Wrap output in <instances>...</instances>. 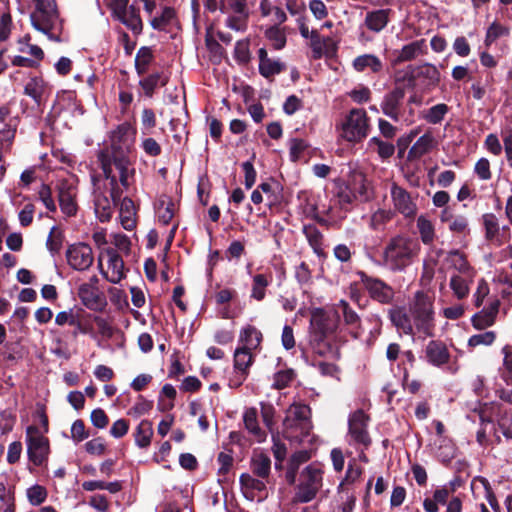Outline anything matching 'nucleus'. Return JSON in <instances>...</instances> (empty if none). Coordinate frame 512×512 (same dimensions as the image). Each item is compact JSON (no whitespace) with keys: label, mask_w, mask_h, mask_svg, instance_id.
Listing matches in <instances>:
<instances>
[{"label":"nucleus","mask_w":512,"mask_h":512,"mask_svg":"<svg viewBox=\"0 0 512 512\" xmlns=\"http://www.w3.org/2000/svg\"><path fill=\"white\" fill-rule=\"evenodd\" d=\"M136 130L128 122L118 125L110 133V145L97 154L106 180L110 181L113 198H118L134 180L135 169L130 153L135 143Z\"/></svg>","instance_id":"1"},{"label":"nucleus","mask_w":512,"mask_h":512,"mask_svg":"<svg viewBox=\"0 0 512 512\" xmlns=\"http://www.w3.org/2000/svg\"><path fill=\"white\" fill-rule=\"evenodd\" d=\"M421 250L417 239L396 235L388 240L382 252L383 265L392 272L404 271L419 256Z\"/></svg>","instance_id":"2"},{"label":"nucleus","mask_w":512,"mask_h":512,"mask_svg":"<svg viewBox=\"0 0 512 512\" xmlns=\"http://www.w3.org/2000/svg\"><path fill=\"white\" fill-rule=\"evenodd\" d=\"M34 11L30 15L32 26L44 33L50 40L60 42L62 22L55 0H32Z\"/></svg>","instance_id":"3"},{"label":"nucleus","mask_w":512,"mask_h":512,"mask_svg":"<svg viewBox=\"0 0 512 512\" xmlns=\"http://www.w3.org/2000/svg\"><path fill=\"white\" fill-rule=\"evenodd\" d=\"M311 409L308 405L293 403L285 412L282 422L283 436L292 441L300 443L312 430Z\"/></svg>","instance_id":"4"},{"label":"nucleus","mask_w":512,"mask_h":512,"mask_svg":"<svg viewBox=\"0 0 512 512\" xmlns=\"http://www.w3.org/2000/svg\"><path fill=\"white\" fill-rule=\"evenodd\" d=\"M409 312L416 331L423 337L434 336L435 312L433 295L417 291L409 304Z\"/></svg>","instance_id":"5"},{"label":"nucleus","mask_w":512,"mask_h":512,"mask_svg":"<svg viewBox=\"0 0 512 512\" xmlns=\"http://www.w3.org/2000/svg\"><path fill=\"white\" fill-rule=\"evenodd\" d=\"M28 460L37 467L47 466L51 454L50 440L39 427L30 425L25 431Z\"/></svg>","instance_id":"6"},{"label":"nucleus","mask_w":512,"mask_h":512,"mask_svg":"<svg viewBox=\"0 0 512 512\" xmlns=\"http://www.w3.org/2000/svg\"><path fill=\"white\" fill-rule=\"evenodd\" d=\"M323 484V470L316 464L306 466L299 476V483L293 497L295 503L312 501Z\"/></svg>","instance_id":"7"},{"label":"nucleus","mask_w":512,"mask_h":512,"mask_svg":"<svg viewBox=\"0 0 512 512\" xmlns=\"http://www.w3.org/2000/svg\"><path fill=\"white\" fill-rule=\"evenodd\" d=\"M369 118L364 109L350 110L340 125V137L351 143H359L367 137Z\"/></svg>","instance_id":"8"},{"label":"nucleus","mask_w":512,"mask_h":512,"mask_svg":"<svg viewBox=\"0 0 512 512\" xmlns=\"http://www.w3.org/2000/svg\"><path fill=\"white\" fill-rule=\"evenodd\" d=\"M369 416L361 409L352 412L348 418V442L355 447L368 449L372 439L368 432Z\"/></svg>","instance_id":"9"},{"label":"nucleus","mask_w":512,"mask_h":512,"mask_svg":"<svg viewBox=\"0 0 512 512\" xmlns=\"http://www.w3.org/2000/svg\"><path fill=\"white\" fill-rule=\"evenodd\" d=\"M219 10L228 14L227 27L235 31L246 30L249 18L246 0H220Z\"/></svg>","instance_id":"10"},{"label":"nucleus","mask_w":512,"mask_h":512,"mask_svg":"<svg viewBox=\"0 0 512 512\" xmlns=\"http://www.w3.org/2000/svg\"><path fill=\"white\" fill-rule=\"evenodd\" d=\"M390 196L394 211L401 214L405 219H414L418 212L416 198L397 183H392Z\"/></svg>","instance_id":"11"},{"label":"nucleus","mask_w":512,"mask_h":512,"mask_svg":"<svg viewBox=\"0 0 512 512\" xmlns=\"http://www.w3.org/2000/svg\"><path fill=\"white\" fill-rule=\"evenodd\" d=\"M68 265L76 271L88 270L94 261L93 250L86 243H75L70 245L65 253Z\"/></svg>","instance_id":"12"},{"label":"nucleus","mask_w":512,"mask_h":512,"mask_svg":"<svg viewBox=\"0 0 512 512\" xmlns=\"http://www.w3.org/2000/svg\"><path fill=\"white\" fill-rule=\"evenodd\" d=\"M103 253L107 256V270L103 269L101 258H99L98 267L100 272L107 281L117 284L126 277L124 261L113 248H107Z\"/></svg>","instance_id":"13"},{"label":"nucleus","mask_w":512,"mask_h":512,"mask_svg":"<svg viewBox=\"0 0 512 512\" xmlns=\"http://www.w3.org/2000/svg\"><path fill=\"white\" fill-rule=\"evenodd\" d=\"M108 181L107 190L109 191L110 197H108L106 191L97 187L94 190V210L96 217L100 222H108L111 220L114 207L120 201L122 194L118 198H113L110 190V181Z\"/></svg>","instance_id":"14"},{"label":"nucleus","mask_w":512,"mask_h":512,"mask_svg":"<svg viewBox=\"0 0 512 512\" xmlns=\"http://www.w3.org/2000/svg\"><path fill=\"white\" fill-rule=\"evenodd\" d=\"M359 276L363 286L367 289L371 298L383 304H388L393 300L394 290L384 281L368 276L364 272H359Z\"/></svg>","instance_id":"15"},{"label":"nucleus","mask_w":512,"mask_h":512,"mask_svg":"<svg viewBox=\"0 0 512 512\" xmlns=\"http://www.w3.org/2000/svg\"><path fill=\"white\" fill-rule=\"evenodd\" d=\"M241 490L244 496L253 501L256 498L262 500L267 497V485L270 480L259 478L250 473H243L239 478Z\"/></svg>","instance_id":"16"},{"label":"nucleus","mask_w":512,"mask_h":512,"mask_svg":"<svg viewBox=\"0 0 512 512\" xmlns=\"http://www.w3.org/2000/svg\"><path fill=\"white\" fill-rule=\"evenodd\" d=\"M254 362L251 350L238 347L234 352V377L230 379L231 387H239L247 378L249 368Z\"/></svg>","instance_id":"17"},{"label":"nucleus","mask_w":512,"mask_h":512,"mask_svg":"<svg viewBox=\"0 0 512 512\" xmlns=\"http://www.w3.org/2000/svg\"><path fill=\"white\" fill-rule=\"evenodd\" d=\"M58 201L61 211L66 216H74L77 212L76 186L74 183L67 179L59 180L57 183Z\"/></svg>","instance_id":"18"},{"label":"nucleus","mask_w":512,"mask_h":512,"mask_svg":"<svg viewBox=\"0 0 512 512\" xmlns=\"http://www.w3.org/2000/svg\"><path fill=\"white\" fill-rule=\"evenodd\" d=\"M333 335H309V345L312 352L320 357L338 360L340 351L333 342Z\"/></svg>","instance_id":"19"},{"label":"nucleus","mask_w":512,"mask_h":512,"mask_svg":"<svg viewBox=\"0 0 512 512\" xmlns=\"http://www.w3.org/2000/svg\"><path fill=\"white\" fill-rule=\"evenodd\" d=\"M405 96V90L402 87H395L392 91L387 93L381 103L382 112L391 118L393 121L398 122L401 118L400 108Z\"/></svg>","instance_id":"20"},{"label":"nucleus","mask_w":512,"mask_h":512,"mask_svg":"<svg viewBox=\"0 0 512 512\" xmlns=\"http://www.w3.org/2000/svg\"><path fill=\"white\" fill-rule=\"evenodd\" d=\"M336 329L334 320L322 309L312 312L309 335H333Z\"/></svg>","instance_id":"21"},{"label":"nucleus","mask_w":512,"mask_h":512,"mask_svg":"<svg viewBox=\"0 0 512 512\" xmlns=\"http://www.w3.org/2000/svg\"><path fill=\"white\" fill-rule=\"evenodd\" d=\"M426 53V42L424 39L416 40L404 45L401 49L393 52L391 65L397 66L400 63L408 62L416 59L420 55Z\"/></svg>","instance_id":"22"},{"label":"nucleus","mask_w":512,"mask_h":512,"mask_svg":"<svg viewBox=\"0 0 512 512\" xmlns=\"http://www.w3.org/2000/svg\"><path fill=\"white\" fill-rule=\"evenodd\" d=\"M78 296L85 307L90 310L100 311L106 306V300L99 288L81 284L78 288Z\"/></svg>","instance_id":"23"},{"label":"nucleus","mask_w":512,"mask_h":512,"mask_svg":"<svg viewBox=\"0 0 512 512\" xmlns=\"http://www.w3.org/2000/svg\"><path fill=\"white\" fill-rule=\"evenodd\" d=\"M425 357L431 365L441 367L449 362L450 353L445 343L431 340L425 347Z\"/></svg>","instance_id":"24"},{"label":"nucleus","mask_w":512,"mask_h":512,"mask_svg":"<svg viewBox=\"0 0 512 512\" xmlns=\"http://www.w3.org/2000/svg\"><path fill=\"white\" fill-rule=\"evenodd\" d=\"M437 146L433 133L428 130L412 145L408 152L409 159H419Z\"/></svg>","instance_id":"25"},{"label":"nucleus","mask_w":512,"mask_h":512,"mask_svg":"<svg viewBox=\"0 0 512 512\" xmlns=\"http://www.w3.org/2000/svg\"><path fill=\"white\" fill-rule=\"evenodd\" d=\"M136 206L132 199L124 197L119 203V217L122 227L131 231L136 227Z\"/></svg>","instance_id":"26"},{"label":"nucleus","mask_w":512,"mask_h":512,"mask_svg":"<svg viewBox=\"0 0 512 512\" xmlns=\"http://www.w3.org/2000/svg\"><path fill=\"white\" fill-rule=\"evenodd\" d=\"M389 318L397 329L401 330L404 334L414 335L415 326L412 323L410 316L402 307H395L389 310Z\"/></svg>","instance_id":"27"},{"label":"nucleus","mask_w":512,"mask_h":512,"mask_svg":"<svg viewBox=\"0 0 512 512\" xmlns=\"http://www.w3.org/2000/svg\"><path fill=\"white\" fill-rule=\"evenodd\" d=\"M251 474L270 480L271 459L263 452H255L250 460Z\"/></svg>","instance_id":"28"},{"label":"nucleus","mask_w":512,"mask_h":512,"mask_svg":"<svg viewBox=\"0 0 512 512\" xmlns=\"http://www.w3.org/2000/svg\"><path fill=\"white\" fill-rule=\"evenodd\" d=\"M115 19L124 24L134 34H140L143 29V23L139 15V10L133 5L126 8V11L114 16Z\"/></svg>","instance_id":"29"},{"label":"nucleus","mask_w":512,"mask_h":512,"mask_svg":"<svg viewBox=\"0 0 512 512\" xmlns=\"http://www.w3.org/2000/svg\"><path fill=\"white\" fill-rule=\"evenodd\" d=\"M446 261L455 270L456 273L453 275H475V271L468 263L466 256L459 250L450 251Z\"/></svg>","instance_id":"30"},{"label":"nucleus","mask_w":512,"mask_h":512,"mask_svg":"<svg viewBox=\"0 0 512 512\" xmlns=\"http://www.w3.org/2000/svg\"><path fill=\"white\" fill-rule=\"evenodd\" d=\"M241 347L246 350H256L262 342V333L252 325L245 326L239 335Z\"/></svg>","instance_id":"31"},{"label":"nucleus","mask_w":512,"mask_h":512,"mask_svg":"<svg viewBox=\"0 0 512 512\" xmlns=\"http://www.w3.org/2000/svg\"><path fill=\"white\" fill-rule=\"evenodd\" d=\"M421 242L426 246H432L437 238L433 222L425 215H420L416 222Z\"/></svg>","instance_id":"32"},{"label":"nucleus","mask_w":512,"mask_h":512,"mask_svg":"<svg viewBox=\"0 0 512 512\" xmlns=\"http://www.w3.org/2000/svg\"><path fill=\"white\" fill-rule=\"evenodd\" d=\"M389 9H379L368 12L365 17V25L373 32L382 31L389 21Z\"/></svg>","instance_id":"33"},{"label":"nucleus","mask_w":512,"mask_h":512,"mask_svg":"<svg viewBox=\"0 0 512 512\" xmlns=\"http://www.w3.org/2000/svg\"><path fill=\"white\" fill-rule=\"evenodd\" d=\"M352 66L357 72H364L369 69L373 73H379L383 69L381 60L373 54H363L356 57Z\"/></svg>","instance_id":"34"},{"label":"nucleus","mask_w":512,"mask_h":512,"mask_svg":"<svg viewBox=\"0 0 512 512\" xmlns=\"http://www.w3.org/2000/svg\"><path fill=\"white\" fill-rule=\"evenodd\" d=\"M475 275H452L450 278V288L455 297L459 300L466 298L470 291V284Z\"/></svg>","instance_id":"35"},{"label":"nucleus","mask_w":512,"mask_h":512,"mask_svg":"<svg viewBox=\"0 0 512 512\" xmlns=\"http://www.w3.org/2000/svg\"><path fill=\"white\" fill-rule=\"evenodd\" d=\"M153 433L152 422L149 420H142L136 427L134 433L135 444L139 448H147L151 444Z\"/></svg>","instance_id":"36"},{"label":"nucleus","mask_w":512,"mask_h":512,"mask_svg":"<svg viewBox=\"0 0 512 512\" xmlns=\"http://www.w3.org/2000/svg\"><path fill=\"white\" fill-rule=\"evenodd\" d=\"M47 85L42 78H31L24 87V94L31 97L37 104L43 100Z\"/></svg>","instance_id":"37"},{"label":"nucleus","mask_w":512,"mask_h":512,"mask_svg":"<svg viewBox=\"0 0 512 512\" xmlns=\"http://www.w3.org/2000/svg\"><path fill=\"white\" fill-rule=\"evenodd\" d=\"M246 429L257 439L262 442L266 438V434L258 425L257 411L255 408L247 409L243 416Z\"/></svg>","instance_id":"38"},{"label":"nucleus","mask_w":512,"mask_h":512,"mask_svg":"<svg viewBox=\"0 0 512 512\" xmlns=\"http://www.w3.org/2000/svg\"><path fill=\"white\" fill-rule=\"evenodd\" d=\"M18 51L27 54L38 63L44 58L43 50L36 44L31 43V36L25 35L17 41Z\"/></svg>","instance_id":"39"},{"label":"nucleus","mask_w":512,"mask_h":512,"mask_svg":"<svg viewBox=\"0 0 512 512\" xmlns=\"http://www.w3.org/2000/svg\"><path fill=\"white\" fill-rule=\"evenodd\" d=\"M168 82V78L162 73H153L139 81L140 87L143 89L147 97H152L154 90L158 85L164 86Z\"/></svg>","instance_id":"40"},{"label":"nucleus","mask_w":512,"mask_h":512,"mask_svg":"<svg viewBox=\"0 0 512 512\" xmlns=\"http://www.w3.org/2000/svg\"><path fill=\"white\" fill-rule=\"evenodd\" d=\"M272 277L265 274H256L253 277L251 298L256 301H262L266 296V288L271 282Z\"/></svg>","instance_id":"41"},{"label":"nucleus","mask_w":512,"mask_h":512,"mask_svg":"<svg viewBox=\"0 0 512 512\" xmlns=\"http://www.w3.org/2000/svg\"><path fill=\"white\" fill-rule=\"evenodd\" d=\"M259 9L263 17L273 14L275 24H282L287 20L285 11L279 6H274L270 0H261Z\"/></svg>","instance_id":"42"},{"label":"nucleus","mask_w":512,"mask_h":512,"mask_svg":"<svg viewBox=\"0 0 512 512\" xmlns=\"http://www.w3.org/2000/svg\"><path fill=\"white\" fill-rule=\"evenodd\" d=\"M471 490L475 497L483 496L492 505L494 500L490 483L483 477H475L471 482Z\"/></svg>","instance_id":"43"},{"label":"nucleus","mask_w":512,"mask_h":512,"mask_svg":"<svg viewBox=\"0 0 512 512\" xmlns=\"http://www.w3.org/2000/svg\"><path fill=\"white\" fill-rule=\"evenodd\" d=\"M498 312V304L492 306L490 311H481L472 317V324L476 329H485L495 321Z\"/></svg>","instance_id":"44"},{"label":"nucleus","mask_w":512,"mask_h":512,"mask_svg":"<svg viewBox=\"0 0 512 512\" xmlns=\"http://www.w3.org/2000/svg\"><path fill=\"white\" fill-rule=\"evenodd\" d=\"M280 24H275L265 31V37L271 42L276 50H281L286 45V35L283 28L279 27Z\"/></svg>","instance_id":"45"},{"label":"nucleus","mask_w":512,"mask_h":512,"mask_svg":"<svg viewBox=\"0 0 512 512\" xmlns=\"http://www.w3.org/2000/svg\"><path fill=\"white\" fill-rule=\"evenodd\" d=\"M153 59V52L149 47H141L135 57V69L139 75L147 72L149 64Z\"/></svg>","instance_id":"46"},{"label":"nucleus","mask_w":512,"mask_h":512,"mask_svg":"<svg viewBox=\"0 0 512 512\" xmlns=\"http://www.w3.org/2000/svg\"><path fill=\"white\" fill-rule=\"evenodd\" d=\"M303 233L305 234L314 252L318 255L322 254L323 236L317 227L314 225H306L303 228Z\"/></svg>","instance_id":"47"},{"label":"nucleus","mask_w":512,"mask_h":512,"mask_svg":"<svg viewBox=\"0 0 512 512\" xmlns=\"http://www.w3.org/2000/svg\"><path fill=\"white\" fill-rule=\"evenodd\" d=\"M363 469L360 466L355 465V460H352L348 464V468L345 474L344 479L338 485V493L345 492V486L348 484H352L357 481L362 475Z\"/></svg>","instance_id":"48"},{"label":"nucleus","mask_w":512,"mask_h":512,"mask_svg":"<svg viewBox=\"0 0 512 512\" xmlns=\"http://www.w3.org/2000/svg\"><path fill=\"white\" fill-rule=\"evenodd\" d=\"M483 224L485 227L486 238L490 241H497L501 245V241L498 240L497 236L499 233V223L497 217L492 214H485L483 216Z\"/></svg>","instance_id":"49"},{"label":"nucleus","mask_w":512,"mask_h":512,"mask_svg":"<svg viewBox=\"0 0 512 512\" xmlns=\"http://www.w3.org/2000/svg\"><path fill=\"white\" fill-rule=\"evenodd\" d=\"M174 210L175 205L170 199H160L157 210L159 221L164 225H168L174 216Z\"/></svg>","instance_id":"50"},{"label":"nucleus","mask_w":512,"mask_h":512,"mask_svg":"<svg viewBox=\"0 0 512 512\" xmlns=\"http://www.w3.org/2000/svg\"><path fill=\"white\" fill-rule=\"evenodd\" d=\"M0 512H15L14 495L3 482H0Z\"/></svg>","instance_id":"51"},{"label":"nucleus","mask_w":512,"mask_h":512,"mask_svg":"<svg viewBox=\"0 0 512 512\" xmlns=\"http://www.w3.org/2000/svg\"><path fill=\"white\" fill-rule=\"evenodd\" d=\"M448 110L449 108L446 104L440 103L429 108L425 113L424 118L428 123L438 124L444 119Z\"/></svg>","instance_id":"52"},{"label":"nucleus","mask_w":512,"mask_h":512,"mask_svg":"<svg viewBox=\"0 0 512 512\" xmlns=\"http://www.w3.org/2000/svg\"><path fill=\"white\" fill-rule=\"evenodd\" d=\"M509 34V29L498 22H493L487 29L485 36V46L489 47L493 42L502 36Z\"/></svg>","instance_id":"53"},{"label":"nucleus","mask_w":512,"mask_h":512,"mask_svg":"<svg viewBox=\"0 0 512 512\" xmlns=\"http://www.w3.org/2000/svg\"><path fill=\"white\" fill-rule=\"evenodd\" d=\"M48 492L45 487L35 484L29 487L26 491V496L30 504L34 506L41 505L45 502Z\"/></svg>","instance_id":"54"},{"label":"nucleus","mask_w":512,"mask_h":512,"mask_svg":"<svg viewBox=\"0 0 512 512\" xmlns=\"http://www.w3.org/2000/svg\"><path fill=\"white\" fill-rule=\"evenodd\" d=\"M283 64L277 60L267 59L260 61L259 63V72L265 77L269 78L273 75L279 74L283 69Z\"/></svg>","instance_id":"55"},{"label":"nucleus","mask_w":512,"mask_h":512,"mask_svg":"<svg viewBox=\"0 0 512 512\" xmlns=\"http://www.w3.org/2000/svg\"><path fill=\"white\" fill-rule=\"evenodd\" d=\"M368 145L369 147H376L378 155L383 159L390 158L395 152V147L392 143L382 141L378 137L371 138Z\"/></svg>","instance_id":"56"},{"label":"nucleus","mask_w":512,"mask_h":512,"mask_svg":"<svg viewBox=\"0 0 512 512\" xmlns=\"http://www.w3.org/2000/svg\"><path fill=\"white\" fill-rule=\"evenodd\" d=\"M336 198L341 207L351 204L356 198L354 190L350 185L342 183L337 186Z\"/></svg>","instance_id":"57"},{"label":"nucleus","mask_w":512,"mask_h":512,"mask_svg":"<svg viewBox=\"0 0 512 512\" xmlns=\"http://www.w3.org/2000/svg\"><path fill=\"white\" fill-rule=\"evenodd\" d=\"M294 377L295 373L292 369L278 371L274 374V382L272 386L278 390L284 389L290 385Z\"/></svg>","instance_id":"58"},{"label":"nucleus","mask_w":512,"mask_h":512,"mask_svg":"<svg viewBox=\"0 0 512 512\" xmlns=\"http://www.w3.org/2000/svg\"><path fill=\"white\" fill-rule=\"evenodd\" d=\"M496 339V334L493 331H486L480 334L472 335L468 340V346L471 348L484 345L489 346L493 344Z\"/></svg>","instance_id":"59"},{"label":"nucleus","mask_w":512,"mask_h":512,"mask_svg":"<svg viewBox=\"0 0 512 512\" xmlns=\"http://www.w3.org/2000/svg\"><path fill=\"white\" fill-rule=\"evenodd\" d=\"M394 212L390 210L379 209L371 216L370 225L373 229H379L385 223L393 218Z\"/></svg>","instance_id":"60"},{"label":"nucleus","mask_w":512,"mask_h":512,"mask_svg":"<svg viewBox=\"0 0 512 512\" xmlns=\"http://www.w3.org/2000/svg\"><path fill=\"white\" fill-rule=\"evenodd\" d=\"M38 196L40 201L44 204L47 210H49L50 212H56L57 207L53 200L52 190L50 186L42 184L39 189Z\"/></svg>","instance_id":"61"},{"label":"nucleus","mask_w":512,"mask_h":512,"mask_svg":"<svg viewBox=\"0 0 512 512\" xmlns=\"http://www.w3.org/2000/svg\"><path fill=\"white\" fill-rule=\"evenodd\" d=\"M89 437V432L85 428L84 421L81 419L75 420L71 425V439L76 442H82Z\"/></svg>","instance_id":"62"},{"label":"nucleus","mask_w":512,"mask_h":512,"mask_svg":"<svg viewBox=\"0 0 512 512\" xmlns=\"http://www.w3.org/2000/svg\"><path fill=\"white\" fill-rule=\"evenodd\" d=\"M337 306L342 311L344 321L347 325L359 324L360 319L358 314L351 309L347 301L341 300Z\"/></svg>","instance_id":"63"},{"label":"nucleus","mask_w":512,"mask_h":512,"mask_svg":"<svg viewBox=\"0 0 512 512\" xmlns=\"http://www.w3.org/2000/svg\"><path fill=\"white\" fill-rule=\"evenodd\" d=\"M63 237L56 227H53L47 238V248L51 253H58L62 247Z\"/></svg>","instance_id":"64"}]
</instances>
